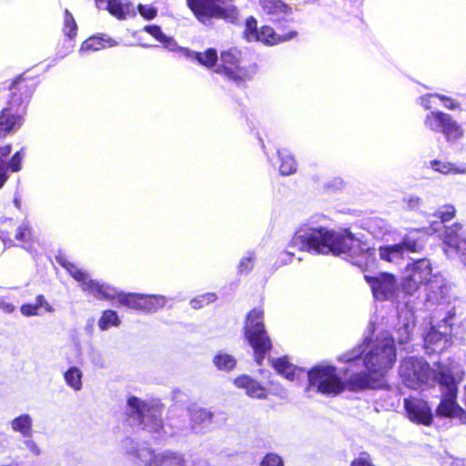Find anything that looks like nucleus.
<instances>
[{"mask_svg":"<svg viewBox=\"0 0 466 466\" xmlns=\"http://www.w3.org/2000/svg\"><path fill=\"white\" fill-rule=\"evenodd\" d=\"M403 202L406 204L407 208L414 210L420 206L421 199L417 196H408L403 198Z\"/></svg>","mask_w":466,"mask_h":466,"instance_id":"nucleus-55","label":"nucleus"},{"mask_svg":"<svg viewBox=\"0 0 466 466\" xmlns=\"http://www.w3.org/2000/svg\"><path fill=\"white\" fill-rule=\"evenodd\" d=\"M11 102L0 114V138L7 134L17 130L22 126V117L19 115L20 105Z\"/></svg>","mask_w":466,"mask_h":466,"instance_id":"nucleus-16","label":"nucleus"},{"mask_svg":"<svg viewBox=\"0 0 466 466\" xmlns=\"http://www.w3.org/2000/svg\"><path fill=\"white\" fill-rule=\"evenodd\" d=\"M18 81H19V78L13 83V86H15L18 83Z\"/></svg>","mask_w":466,"mask_h":466,"instance_id":"nucleus-62","label":"nucleus"},{"mask_svg":"<svg viewBox=\"0 0 466 466\" xmlns=\"http://www.w3.org/2000/svg\"><path fill=\"white\" fill-rule=\"evenodd\" d=\"M167 303V299L163 296H146L143 295L141 311L147 313L155 312L158 309L163 308Z\"/></svg>","mask_w":466,"mask_h":466,"instance_id":"nucleus-36","label":"nucleus"},{"mask_svg":"<svg viewBox=\"0 0 466 466\" xmlns=\"http://www.w3.org/2000/svg\"><path fill=\"white\" fill-rule=\"evenodd\" d=\"M106 9L117 19H126L127 16H134L136 15L135 8L132 4H124L120 0L107 1Z\"/></svg>","mask_w":466,"mask_h":466,"instance_id":"nucleus-23","label":"nucleus"},{"mask_svg":"<svg viewBox=\"0 0 466 466\" xmlns=\"http://www.w3.org/2000/svg\"><path fill=\"white\" fill-rule=\"evenodd\" d=\"M11 152V146L7 145L5 147H0V188L4 186L5 181L8 178L6 170H7V164L5 163L4 157H6Z\"/></svg>","mask_w":466,"mask_h":466,"instance_id":"nucleus-43","label":"nucleus"},{"mask_svg":"<svg viewBox=\"0 0 466 466\" xmlns=\"http://www.w3.org/2000/svg\"><path fill=\"white\" fill-rule=\"evenodd\" d=\"M120 320L116 311L106 310L98 320V327L101 330H106L112 326H118Z\"/></svg>","mask_w":466,"mask_h":466,"instance_id":"nucleus-41","label":"nucleus"},{"mask_svg":"<svg viewBox=\"0 0 466 466\" xmlns=\"http://www.w3.org/2000/svg\"><path fill=\"white\" fill-rule=\"evenodd\" d=\"M370 229L376 238H383L390 232V226L381 218H375L370 222Z\"/></svg>","mask_w":466,"mask_h":466,"instance_id":"nucleus-42","label":"nucleus"},{"mask_svg":"<svg viewBox=\"0 0 466 466\" xmlns=\"http://www.w3.org/2000/svg\"><path fill=\"white\" fill-rule=\"evenodd\" d=\"M419 231L412 230L410 232L400 245H403L404 252H417L422 249L424 244L423 241L418 237Z\"/></svg>","mask_w":466,"mask_h":466,"instance_id":"nucleus-35","label":"nucleus"},{"mask_svg":"<svg viewBox=\"0 0 466 466\" xmlns=\"http://www.w3.org/2000/svg\"><path fill=\"white\" fill-rule=\"evenodd\" d=\"M211 412L205 409H196L191 411V419L196 423H204L211 420Z\"/></svg>","mask_w":466,"mask_h":466,"instance_id":"nucleus-47","label":"nucleus"},{"mask_svg":"<svg viewBox=\"0 0 466 466\" xmlns=\"http://www.w3.org/2000/svg\"><path fill=\"white\" fill-rule=\"evenodd\" d=\"M115 45V41L109 37L105 38L99 36H92L82 43L79 53L85 54L87 52H95L106 48V46H113Z\"/></svg>","mask_w":466,"mask_h":466,"instance_id":"nucleus-27","label":"nucleus"},{"mask_svg":"<svg viewBox=\"0 0 466 466\" xmlns=\"http://www.w3.org/2000/svg\"><path fill=\"white\" fill-rule=\"evenodd\" d=\"M124 447L126 451L133 457L135 463L137 465L155 466L157 453L152 449L139 446L129 439L124 441Z\"/></svg>","mask_w":466,"mask_h":466,"instance_id":"nucleus-17","label":"nucleus"},{"mask_svg":"<svg viewBox=\"0 0 466 466\" xmlns=\"http://www.w3.org/2000/svg\"><path fill=\"white\" fill-rule=\"evenodd\" d=\"M217 299L214 293H207L205 295L199 296L191 300L190 304L194 309H200L205 305H208Z\"/></svg>","mask_w":466,"mask_h":466,"instance_id":"nucleus-46","label":"nucleus"},{"mask_svg":"<svg viewBox=\"0 0 466 466\" xmlns=\"http://www.w3.org/2000/svg\"><path fill=\"white\" fill-rule=\"evenodd\" d=\"M33 420L28 414H23L15 418L11 421L13 431L21 433L24 437L32 436Z\"/></svg>","mask_w":466,"mask_h":466,"instance_id":"nucleus-31","label":"nucleus"},{"mask_svg":"<svg viewBox=\"0 0 466 466\" xmlns=\"http://www.w3.org/2000/svg\"><path fill=\"white\" fill-rule=\"evenodd\" d=\"M434 378L441 391V400L436 409L439 417L458 419L466 423V411L456 402L458 384L464 378V372L458 363L440 364Z\"/></svg>","mask_w":466,"mask_h":466,"instance_id":"nucleus-3","label":"nucleus"},{"mask_svg":"<svg viewBox=\"0 0 466 466\" xmlns=\"http://www.w3.org/2000/svg\"><path fill=\"white\" fill-rule=\"evenodd\" d=\"M372 289L377 299L384 300L392 298L398 289L396 278L390 273H380L375 277H365Z\"/></svg>","mask_w":466,"mask_h":466,"instance_id":"nucleus-14","label":"nucleus"},{"mask_svg":"<svg viewBox=\"0 0 466 466\" xmlns=\"http://www.w3.org/2000/svg\"><path fill=\"white\" fill-rule=\"evenodd\" d=\"M271 363L279 374L289 380H297L302 373L299 368L291 364L286 358L272 359Z\"/></svg>","mask_w":466,"mask_h":466,"instance_id":"nucleus-22","label":"nucleus"},{"mask_svg":"<svg viewBox=\"0 0 466 466\" xmlns=\"http://www.w3.org/2000/svg\"><path fill=\"white\" fill-rule=\"evenodd\" d=\"M449 116L442 111H431L426 115L424 126L433 132L441 133Z\"/></svg>","mask_w":466,"mask_h":466,"instance_id":"nucleus-29","label":"nucleus"},{"mask_svg":"<svg viewBox=\"0 0 466 466\" xmlns=\"http://www.w3.org/2000/svg\"><path fill=\"white\" fill-rule=\"evenodd\" d=\"M286 394H287V392L284 389H282L281 391L279 392L280 397H284V396H286Z\"/></svg>","mask_w":466,"mask_h":466,"instance_id":"nucleus-61","label":"nucleus"},{"mask_svg":"<svg viewBox=\"0 0 466 466\" xmlns=\"http://www.w3.org/2000/svg\"><path fill=\"white\" fill-rule=\"evenodd\" d=\"M217 1L187 0V6L200 22H204L210 17L233 20L236 17V10L232 7H222L216 3Z\"/></svg>","mask_w":466,"mask_h":466,"instance_id":"nucleus-12","label":"nucleus"},{"mask_svg":"<svg viewBox=\"0 0 466 466\" xmlns=\"http://www.w3.org/2000/svg\"><path fill=\"white\" fill-rule=\"evenodd\" d=\"M260 466H283V461L279 455L268 453L262 459Z\"/></svg>","mask_w":466,"mask_h":466,"instance_id":"nucleus-48","label":"nucleus"},{"mask_svg":"<svg viewBox=\"0 0 466 466\" xmlns=\"http://www.w3.org/2000/svg\"><path fill=\"white\" fill-rule=\"evenodd\" d=\"M350 466H374V464L371 462L370 455L364 452L352 461Z\"/></svg>","mask_w":466,"mask_h":466,"instance_id":"nucleus-56","label":"nucleus"},{"mask_svg":"<svg viewBox=\"0 0 466 466\" xmlns=\"http://www.w3.org/2000/svg\"><path fill=\"white\" fill-rule=\"evenodd\" d=\"M0 309L5 313H12L15 310V306L9 302L0 299Z\"/></svg>","mask_w":466,"mask_h":466,"instance_id":"nucleus-59","label":"nucleus"},{"mask_svg":"<svg viewBox=\"0 0 466 466\" xmlns=\"http://www.w3.org/2000/svg\"><path fill=\"white\" fill-rule=\"evenodd\" d=\"M24 445L26 447L28 451H31L32 454L38 456L41 454V449L38 444L31 438L25 437Z\"/></svg>","mask_w":466,"mask_h":466,"instance_id":"nucleus-54","label":"nucleus"},{"mask_svg":"<svg viewBox=\"0 0 466 466\" xmlns=\"http://www.w3.org/2000/svg\"><path fill=\"white\" fill-rule=\"evenodd\" d=\"M435 99H438V94H428L425 96H422L419 98L420 104L425 108V109H431L434 103Z\"/></svg>","mask_w":466,"mask_h":466,"instance_id":"nucleus-53","label":"nucleus"},{"mask_svg":"<svg viewBox=\"0 0 466 466\" xmlns=\"http://www.w3.org/2000/svg\"><path fill=\"white\" fill-rule=\"evenodd\" d=\"M436 216L441 219V222H433L431 226L432 232H438L442 227V223L450 221L455 216V208L453 206H445L442 209L436 213Z\"/></svg>","mask_w":466,"mask_h":466,"instance_id":"nucleus-38","label":"nucleus"},{"mask_svg":"<svg viewBox=\"0 0 466 466\" xmlns=\"http://www.w3.org/2000/svg\"><path fill=\"white\" fill-rule=\"evenodd\" d=\"M415 322L411 313L405 318L404 322L396 329L395 337L400 344H405L410 339Z\"/></svg>","mask_w":466,"mask_h":466,"instance_id":"nucleus-33","label":"nucleus"},{"mask_svg":"<svg viewBox=\"0 0 466 466\" xmlns=\"http://www.w3.org/2000/svg\"><path fill=\"white\" fill-rule=\"evenodd\" d=\"M291 246L300 250L314 251L319 254H343L350 256L367 255L369 248H361L349 231L334 233L325 228H306L299 229L291 239Z\"/></svg>","mask_w":466,"mask_h":466,"instance_id":"nucleus-1","label":"nucleus"},{"mask_svg":"<svg viewBox=\"0 0 466 466\" xmlns=\"http://www.w3.org/2000/svg\"><path fill=\"white\" fill-rule=\"evenodd\" d=\"M450 363L456 362L450 360L437 362L434 363L433 368L431 370L428 363L422 359L410 357L401 361L399 372L403 383L407 387L417 390L431 382H438V380L434 378V373L438 370V366L440 364Z\"/></svg>","mask_w":466,"mask_h":466,"instance_id":"nucleus-7","label":"nucleus"},{"mask_svg":"<svg viewBox=\"0 0 466 466\" xmlns=\"http://www.w3.org/2000/svg\"><path fill=\"white\" fill-rule=\"evenodd\" d=\"M76 23L73 15L68 10L65 11L64 33L69 38H73L76 35Z\"/></svg>","mask_w":466,"mask_h":466,"instance_id":"nucleus-44","label":"nucleus"},{"mask_svg":"<svg viewBox=\"0 0 466 466\" xmlns=\"http://www.w3.org/2000/svg\"><path fill=\"white\" fill-rule=\"evenodd\" d=\"M184 56L190 59L197 60L200 65L206 67L213 66L218 60V54L215 49L209 48L204 53L193 52L189 49L183 48L181 49Z\"/></svg>","mask_w":466,"mask_h":466,"instance_id":"nucleus-24","label":"nucleus"},{"mask_svg":"<svg viewBox=\"0 0 466 466\" xmlns=\"http://www.w3.org/2000/svg\"><path fill=\"white\" fill-rule=\"evenodd\" d=\"M145 30L154 36L158 41L162 42L165 45V47L170 50H174L176 47V43L173 39L167 37L161 31L160 27L157 25H147L145 27Z\"/></svg>","mask_w":466,"mask_h":466,"instance_id":"nucleus-40","label":"nucleus"},{"mask_svg":"<svg viewBox=\"0 0 466 466\" xmlns=\"http://www.w3.org/2000/svg\"><path fill=\"white\" fill-rule=\"evenodd\" d=\"M127 413L134 422L151 433L156 441L166 439L167 431L161 420V405L131 397L127 400Z\"/></svg>","mask_w":466,"mask_h":466,"instance_id":"nucleus-5","label":"nucleus"},{"mask_svg":"<svg viewBox=\"0 0 466 466\" xmlns=\"http://www.w3.org/2000/svg\"><path fill=\"white\" fill-rule=\"evenodd\" d=\"M44 309L46 312H53L54 309L46 300L43 295H38L35 299V304H25L21 307L20 310L24 316L31 317L41 315V309Z\"/></svg>","mask_w":466,"mask_h":466,"instance_id":"nucleus-28","label":"nucleus"},{"mask_svg":"<svg viewBox=\"0 0 466 466\" xmlns=\"http://www.w3.org/2000/svg\"><path fill=\"white\" fill-rule=\"evenodd\" d=\"M259 3L263 12L276 20H281L291 13V8L281 0H259Z\"/></svg>","mask_w":466,"mask_h":466,"instance_id":"nucleus-20","label":"nucleus"},{"mask_svg":"<svg viewBox=\"0 0 466 466\" xmlns=\"http://www.w3.org/2000/svg\"><path fill=\"white\" fill-rule=\"evenodd\" d=\"M14 203H15V207H16L17 208H20V207H21V202H20V200H19L17 198H15Z\"/></svg>","mask_w":466,"mask_h":466,"instance_id":"nucleus-60","label":"nucleus"},{"mask_svg":"<svg viewBox=\"0 0 466 466\" xmlns=\"http://www.w3.org/2000/svg\"><path fill=\"white\" fill-rule=\"evenodd\" d=\"M155 466H187V461L179 451L164 450L157 452Z\"/></svg>","mask_w":466,"mask_h":466,"instance_id":"nucleus-21","label":"nucleus"},{"mask_svg":"<svg viewBox=\"0 0 466 466\" xmlns=\"http://www.w3.org/2000/svg\"><path fill=\"white\" fill-rule=\"evenodd\" d=\"M15 238L23 242H27L30 240L31 229L26 224L23 223L21 226H19L15 234Z\"/></svg>","mask_w":466,"mask_h":466,"instance_id":"nucleus-51","label":"nucleus"},{"mask_svg":"<svg viewBox=\"0 0 466 466\" xmlns=\"http://www.w3.org/2000/svg\"><path fill=\"white\" fill-rule=\"evenodd\" d=\"M309 389L323 395H338L345 389V383L329 365H319L308 372Z\"/></svg>","mask_w":466,"mask_h":466,"instance_id":"nucleus-9","label":"nucleus"},{"mask_svg":"<svg viewBox=\"0 0 466 466\" xmlns=\"http://www.w3.org/2000/svg\"><path fill=\"white\" fill-rule=\"evenodd\" d=\"M364 345L365 349L370 348L363 359L367 370L354 374L349 379L348 384L352 390L374 388L379 379L384 376L396 361L392 338L377 339L371 344L365 340Z\"/></svg>","mask_w":466,"mask_h":466,"instance_id":"nucleus-2","label":"nucleus"},{"mask_svg":"<svg viewBox=\"0 0 466 466\" xmlns=\"http://www.w3.org/2000/svg\"><path fill=\"white\" fill-rule=\"evenodd\" d=\"M295 35V32L289 33L286 35H277L271 27L262 26L258 32V37L257 41H260L266 45H276L289 40Z\"/></svg>","mask_w":466,"mask_h":466,"instance_id":"nucleus-26","label":"nucleus"},{"mask_svg":"<svg viewBox=\"0 0 466 466\" xmlns=\"http://www.w3.org/2000/svg\"><path fill=\"white\" fill-rule=\"evenodd\" d=\"M456 299L452 286L441 275L435 274L427 286V301L440 306L436 317L443 323L446 329L450 320L455 316V308L451 306Z\"/></svg>","mask_w":466,"mask_h":466,"instance_id":"nucleus-6","label":"nucleus"},{"mask_svg":"<svg viewBox=\"0 0 466 466\" xmlns=\"http://www.w3.org/2000/svg\"><path fill=\"white\" fill-rule=\"evenodd\" d=\"M137 9L139 11V14L146 19H153L157 15V8L150 5H139L137 6Z\"/></svg>","mask_w":466,"mask_h":466,"instance_id":"nucleus-49","label":"nucleus"},{"mask_svg":"<svg viewBox=\"0 0 466 466\" xmlns=\"http://www.w3.org/2000/svg\"><path fill=\"white\" fill-rule=\"evenodd\" d=\"M403 245L394 244L380 247L379 256L382 260L399 263L404 258Z\"/></svg>","mask_w":466,"mask_h":466,"instance_id":"nucleus-25","label":"nucleus"},{"mask_svg":"<svg viewBox=\"0 0 466 466\" xmlns=\"http://www.w3.org/2000/svg\"><path fill=\"white\" fill-rule=\"evenodd\" d=\"M245 337L254 350L255 360L262 364L265 355L271 350L272 343L263 323V311L252 309L247 316Z\"/></svg>","mask_w":466,"mask_h":466,"instance_id":"nucleus-8","label":"nucleus"},{"mask_svg":"<svg viewBox=\"0 0 466 466\" xmlns=\"http://www.w3.org/2000/svg\"><path fill=\"white\" fill-rule=\"evenodd\" d=\"M432 267L429 259H418L406 267L402 281L403 290L412 295L419 290L421 285L427 284L432 279Z\"/></svg>","mask_w":466,"mask_h":466,"instance_id":"nucleus-11","label":"nucleus"},{"mask_svg":"<svg viewBox=\"0 0 466 466\" xmlns=\"http://www.w3.org/2000/svg\"><path fill=\"white\" fill-rule=\"evenodd\" d=\"M431 167L443 175H450V174H465L466 173V167L460 166L457 167L456 165L450 163V162H441L438 160L431 161L430 163Z\"/></svg>","mask_w":466,"mask_h":466,"instance_id":"nucleus-34","label":"nucleus"},{"mask_svg":"<svg viewBox=\"0 0 466 466\" xmlns=\"http://www.w3.org/2000/svg\"><path fill=\"white\" fill-rule=\"evenodd\" d=\"M363 346H360L359 349H355L351 353H346L343 356H341V360L346 362H352L356 363L359 361V355L363 353V350H361Z\"/></svg>","mask_w":466,"mask_h":466,"instance_id":"nucleus-57","label":"nucleus"},{"mask_svg":"<svg viewBox=\"0 0 466 466\" xmlns=\"http://www.w3.org/2000/svg\"><path fill=\"white\" fill-rule=\"evenodd\" d=\"M234 384L246 391V394L251 398L266 399L268 395L267 389L258 381L253 380L248 375H241L234 380Z\"/></svg>","mask_w":466,"mask_h":466,"instance_id":"nucleus-18","label":"nucleus"},{"mask_svg":"<svg viewBox=\"0 0 466 466\" xmlns=\"http://www.w3.org/2000/svg\"><path fill=\"white\" fill-rule=\"evenodd\" d=\"M461 230V226L454 224L445 229L441 238L446 256L450 258H453L461 255V259L466 266V239L460 234Z\"/></svg>","mask_w":466,"mask_h":466,"instance_id":"nucleus-13","label":"nucleus"},{"mask_svg":"<svg viewBox=\"0 0 466 466\" xmlns=\"http://www.w3.org/2000/svg\"><path fill=\"white\" fill-rule=\"evenodd\" d=\"M424 344L425 348L432 352H441L451 344L449 333L447 331L441 332L435 328H431L424 338Z\"/></svg>","mask_w":466,"mask_h":466,"instance_id":"nucleus-19","label":"nucleus"},{"mask_svg":"<svg viewBox=\"0 0 466 466\" xmlns=\"http://www.w3.org/2000/svg\"><path fill=\"white\" fill-rule=\"evenodd\" d=\"M99 1H100V0H96V5H99Z\"/></svg>","mask_w":466,"mask_h":466,"instance_id":"nucleus-63","label":"nucleus"},{"mask_svg":"<svg viewBox=\"0 0 466 466\" xmlns=\"http://www.w3.org/2000/svg\"><path fill=\"white\" fill-rule=\"evenodd\" d=\"M24 158L22 151L16 152L11 158L7 165V168H10L13 172H17L21 169V163Z\"/></svg>","mask_w":466,"mask_h":466,"instance_id":"nucleus-50","label":"nucleus"},{"mask_svg":"<svg viewBox=\"0 0 466 466\" xmlns=\"http://www.w3.org/2000/svg\"><path fill=\"white\" fill-rule=\"evenodd\" d=\"M258 32L257 29V21L253 17H248L246 21V28L244 31L245 37L248 41L258 40Z\"/></svg>","mask_w":466,"mask_h":466,"instance_id":"nucleus-45","label":"nucleus"},{"mask_svg":"<svg viewBox=\"0 0 466 466\" xmlns=\"http://www.w3.org/2000/svg\"><path fill=\"white\" fill-rule=\"evenodd\" d=\"M57 261L76 280L81 283L84 291L92 294L98 299H113L117 298L120 304L133 309L141 310L143 295L135 293L118 294L114 288L91 279L85 271L79 269L73 263L66 261L65 258L58 257Z\"/></svg>","mask_w":466,"mask_h":466,"instance_id":"nucleus-4","label":"nucleus"},{"mask_svg":"<svg viewBox=\"0 0 466 466\" xmlns=\"http://www.w3.org/2000/svg\"><path fill=\"white\" fill-rule=\"evenodd\" d=\"M254 259L255 258L253 254H248V256L244 257L239 262L238 270L242 273L249 272L253 268Z\"/></svg>","mask_w":466,"mask_h":466,"instance_id":"nucleus-52","label":"nucleus"},{"mask_svg":"<svg viewBox=\"0 0 466 466\" xmlns=\"http://www.w3.org/2000/svg\"><path fill=\"white\" fill-rule=\"evenodd\" d=\"M438 99L443 102V106L447 109L454 110L459 107V104L449 96L438 94Z\"/></svg>","mask_w":466,"mask_h":466,"instance_id":"nucleus-58","label":"nucleus"},{"mask_svg":"<svg viewBox=\"0 0 466 466\" xmlns=\"http://www.w3.org/2000/svg\"><path fill=\"white\" fill-rule=\"evenodd\" d=\"M278 154L281 161L279 172L285 176L293 174L297 169L293 157H291L285 149L279 150Z\"/></svg>","mask_w":466,"mask_h":466,"instance_id":"nucleus-37","label":"nucleus"},{"mask_svg":"<svg viewBox=\"0 0 466 466\" xmlns=\"http://www.w3.org/2000/svg\"><path fill=\"white\" fill-rule=\"evenodd\" d=\"M404 409L410 420L429 426L432 421V412L428 402L417 398L404 400Z\"/></svg>","mask_w":466,"mask_h":466,"instance_id":"nucleus-15","label":"nucleus"},{"mask_svg":"<svg viewBox=\"0 0 466 466\" xmlns=\"http://www.w3.org/2000/svg\"><path fill=\"white\" fill-rule=\"evenodd\" d=\"M221 66L218 72L224 74L229 79L241 82L249 79L255 73L256 67H246L241 66L242 54L237 48H231L228 51L222 52L220 55Z\"/></svg>","mask_w":466,"mask_h":466,"instance_id":"nucleus-10","label":"nucleus"},{"mask_svg":"<svg viewBox=\"0 0 466 466\" xmlns=\"http://www.w3.org/2000/svg\"><path fill=\"white\" fill-rule=\"evenodd\" d=\"M447 141H456L463 137V129L461 125L450 115L441 132Z\"/></svg>","mask_w":466,"mask_h":466,"instance_id":"nucleus-30","label":"nucleus"},{"mask_svg":"<svg viewBox=\"0 0 466 466\" xmlns=\"http://www.w3.org/2000/svg\"><path fill=\"white\" fill-rule=\"evenodd\" d=\"M64 380L66 385L75 391H79L83 388V372L77 367H70L65 371Z\"/></svg>","mask_w":466,"mask_h":466,"instance_id":"nucleus-32","label":"nucleus"},{"mask_svg":"<svg viewBox=\"0 0 466 466\" xmlns=\"http://www.w3.org/2000/svg\"><path fill=\"white\" fill-rule=\"evenodd\" d=\"M213 362L218 370L225 371L231 370L236 366V360L234 357L222 352L218 353L214 357Z\"/></svg>","mask_w":466,"mask_h":466,"instance_id":"nucleus-39","label":"nucleus"}]
</instances>
